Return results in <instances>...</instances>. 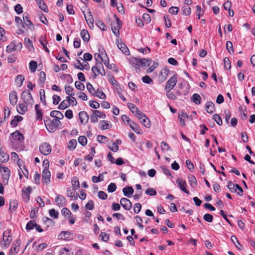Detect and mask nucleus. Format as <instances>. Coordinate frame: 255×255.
<instances>
[{
    "mask_svg": "<svg viewBox=\"0 0 255 255\" xmlns=\"http://www.w3.org/2000/svg\"><path fill=\"white\" fill-rule=\"evenodd\" d=\"M145 194L150 196H154L156 194V191L153 188H150L145 191Z\"/></svg>",
    "mask_w": 255,
    "mask_h": 255,
    "instance_id": "680f3d73",
    "label": "nucleus"
},
{
    "mask_svg": "<svg viewBox=\"0 0 255 255\" xmlns=\"http://www.w3.org/2000/svg\"><path fill=\"white\" fill-rule=\"evenodd\" d=\"M79 119L81 124H85L89 120V117L86 112L84 111L80 112L79 114Z\"/></svg>",
    "mask_w": 255,
    "mask_h": 255,
    "instance_id": "f3484780",
    "label": "nucleus"
},
{
    "mask_svg": "<svg viewBox=\"0 0 255 255\" xmlns=\"http://www.w3.org/2000/svg\"><path fill=\"white\" fill-rule=\"evenodd\" d=\"M20 245V242L19 240L13 242L9 251V255H16L19 251Z\"/></svg>",
    "mask_w": 255,
    "mask_h": 255,
    "instance_id": "6e6552de",
    "label": "nucleus"
},
{
    "mask_svg": "<svg viewBox=\"0 0 255 255\" xmlns=\"http://www.w3.org/2000/svg\"><path fill=\"white\" fill-rule=\"evenodd\" d=\"M40 151L45 155H48L51 151V147L50 144L46 142H43L39 146Z\"/></svg>",
    "mask_w": 255,
    "mask_h": 255,
    "instance_id": "39448f33",
    "label": "nucleus"
},
{
    "mask_svg": "<svg viewBox=\"0 0 255 255\" xmlns=\"http://www.w3.org/2000/svg\"><path fill=\"white\" fill-rule=\"evenodd\" d=\"M189 182L191 187L193 188H195L197 186V182L196 179L194 176H192L189 177Z\"/></svg>",
    "mask_w": 255,
    "mask_h": 255,
    "instance_id": "e433bc0d",
    "label": "nucleus"
},
{
    "mask_svg": "<svg viewBox=\"0 0 255 255\" xmlns=\"http://www.w3.org/2000/svg\"><path fill=\"white\" fill-rule=\"evenodd\" d=\"M51 174L48 169H44L42 172L43 182L48 184L50 182Z\"/></svg>",
    "mask_w": 255,
    "mask_h": 255,
    "instance_id": "9b49d317",
    "label": "nucleus"
},
{
    "mask_svg": "<svg viewBox=\"0 0 255 255\" xmlns=\"http://www.w3.org/2000/svg\"><path fill=\"white\" fill-rule=\"evenodd\" d=\"M92 112L93 114H95L97 118H100L102 119H104L106 118V115L101 111L98 110H93L92 111Z\"/></svg>",
    "mask_w": 255,
    "mask_h": 255,
    "instance_id": "a18cd8bd",
    "label": "nucleus"
},
{
    "mask_svg": "<svg viewBox=\"0 0 255 255\" xmlns=\"http://www.w3.org/2000/svg\"><path fill=\"white\" fill-rule=\"evenodd\" d=\"M85 18L89 26L91 27V25L92 27H93L94 20L93 17V16L92 15V14H91V12H90V14L88 16H86L85 15Z\"/></svg>",
    "mask_w": 255,
    "mask_h": 255,
    "instance_id": "2f4dec72",
    "label": "nucleus"
},
{
    "mask_svg": "<svg viewBox=\"0 0 255 255\" xmlns=\"http://www.w3.org/2000/svg\"><path fill=\"white\" fill-rule=\"evenodd\" d=\"M75 85L76 88L77 89L80 90L81 91H83L85 89V86H84V84H82L80 81H76L75 83Z\"/></svg>",
    "mask_w": 255,
    "mask_h": 255,
    "instance_id": "69168bd1",
    "label": "nucleus"
},
{
    "mask_svg": "<svg viewBox=\"0 0 255 255\" xmlns=\"http://www.w3.org/2000/svg\"><path fill=\"white\" fill-rule=\"evenodd\" d=\"M128 124L130 128L136 133L137 134H141L142 133V130L139 128V127L134 123L133 121H130L128 120Z\"/></svg>",
    "mask_w": 255,
    "mask_h": 255,
    "instance_id": "4468645a",
    "label": "nucleus"
},
{
    "mask_svg": "<svg viewBox=\"0 0 255 255\" xmlns=\"http://www.w3.org/2000/svg\"><path fill=\"white\" fill-rule=\"evenodd\" d=\"M15 21L17 23L18 27H19V25H21L22 28H25L24 24H23V21L20 17L17 16H15Z\"/></svg>",
    "mask_w": 255,
    "mask_h": 255,
    "instance_id": "6e6d98bb",
    "label": "nucleus"
},
{
    "mask_svg": "<svg viewBox=\"0 0 255 255\" xmlns=\"http://www.w3.org/2000/svg\"><path fill=\"white\" fill-rule=\"evenodd\" d=\"M16 50V45L14 42L12 41L7 46L6 48V51L7 53H10Z\"/></svg>",
    "mask_w": 255,
    "mask_h": 255,
    "instance_id": "cd10ccee",
    "label": "nucleus"
},
{
    "mask_svg": "<svg viewBox=\"0 0 255 255\" xmlns=\"http://www.w3.org/2000/svg\"><path fill=\"white\" fill-rule=\"evenodd\" d=\"M0 171L2 176V182L4 184H7L10 174L9 169L0 163Z\"/></svg>",
    "mask_w": 255,
    "mask_h": 255,
    "instance_id": "20e7f679",
    "label": "nucleus"
},
{
    "mask_svg": "<svg viewBox=\"0 0 255 255\" xmlns=\"http://www.w3.org/2000/svg\"><path fill=\"white\" fill-rule=\"evenodd\" d=\"M59 238L63 240H71L72 238V234L68 231H62L59 235Z\"/></svg>",
    "mask_w": 255,
    "mask_h": 255,
    "instance_id": "6ab92c4d",
    "label": "nucleus"
},
{
    "mask_svg": "<svg viewBox=\"0 0 255 255\" xmlns=\"http://www.w3.org/2000/svg\"><path fill=\"white\" fill-rule=\"evenodd\" d=\"M180 189L185 193L189 194V191L186 189L187 184L185 180L182 179H178L176 181Z\"/></svg>",
    "mask_w": 255,
    "mask_h": 255,
    "instance_id": "9d476101",
    "label": "nucleus"
},
{
    "mask_svg": "<svg viewBox=\"0 0 255 255\" xmlns=\"http://www.w3.org/2000/svg\"><path fill=\"white\" fill-rule=\"evenodd\" d=\"M23 118L21 116H15L11 121L10 125L13 127H16L17 124L22 120Z\"/></svg>",
    "mask_w": 255,
    "mask_h": 255,
    "instance_id": "7c9ffc66",
    "label": "nucleus"
},
{
    "mask_svg": "<svg viewBox=\"0 0 255 255\" xmlns=\"http://www.w3.org/2000/svg\"><path fill=\"white\" fill-rule=\"evenodd\" d=\"M96 24L102 30H103V31L107 30V26L102 20H100V19L96 20Z\"/></svg>",
    "mask_w": 255,
    "mask_h": 255,
    "instance_id": "393cba45",
    "label": "nucleus"
},
{
    "mask_svg": "<svg viewBox=\"0 0 255 255\" xmlns=\"http://www.w3.org/2000/svg\"><path fill=\"white\" fill-rule=\"evenodd\" d=\"M204 220L209 223H211L213 220V217L211 214L207 213L203 216Z\"/></svg>",
    "mask_w": 255,
    "mask_h": 255,
    "instance_id": "09e8293b",
    "label": "nucleus"
},
{
    "mask_svg": "<svg viewBox=\"0 0 255 255\" xmlns=\"http://www.w3.org/2000/svg\"><path fill=\"white\" fill-rule=\"evenodd\" d=\"M36 226V223L34 221H30L28 222L26 226L27 231H30L34 228Z\"/></svg>",
    "mask_w": 255,
    "mask_h": 255,
    "instance_id": "49530a36",
    "label": "nucleus"
},
{
    "mask_svg": "<svg viewBox=\"0 0 255 255\" xmlns=\"http://www.w3.org/2000/svg\"><path fill=\"white\" fill-rule=\"evenodd\" d=\"M25 42L26 43V44H27V47L28 48V50L29 51L30 50H32V49H34L33 48V46L32 45V41L30 40V39L29 38H25Z\"/></svg>",
    "mask_w": 255,
    "mask_h": 255,
    "instance_id": "5fc2aeb1",
    "label": "nucleus"
},
{
    "mask_svg": "<svg viewBox=\"0 0 255 255\" xmlns=\"http://www.w3.org/2000/svg\"><path fill=\"white\" fill-rule=\"evenodd\" d=\"M226 48L230 53H231V51L232 52H234L233 43L231 41H227Z\"/></svg>",
    "mask_w": 255,
    "mask_h": 255,
    "instance_id": "052dcab7",
    "label": "nucleus"
},
{
    "mask_svg": "<svg viewBox=\"0 0 255 255\" xmlns=\"http://www.w3.org/2000/svg\"><path fill=\"white\" fill-rule=\"evenodd\" d=\"M24 80V77L21 75H19L17 76L15 79V83L18 87H20L22 85Z\"/></svg>",
    "mask_w": 255,
    "mask_h": 255,
    "instance_id": "f704fd0d",
    "label": "nucleus"
},
{
    "mask_svg": "<svg viewBox=\"0 0 255 255\" xmlns=\"http://www.w3.org/2000/svg\"><path fill=\"white\" fill-rule=\"evenodd\" d=\"M12 238L10 235V231L7 230L4 232L2 237V241L0 243L2 248H7L10 244Z\"/></svg>",
    "mask_w": 255,
    "mask_h": 255,
    "instance_id": "7ed1b4c3",
    "label": "nucleus"
},
{
    "mask_svg": "<svg viewBox=\"0 0 255 255\" xmlns=\"http://www.w3.org/2000/svg\"><path fill=\"white\" fill-rule=\"evenodd\" d=\"M205 110L208 113L212 114L215 112V105L211 101H208L206 103L205 106Z\"/></svg>",
    "mask_w": 255,
    "mask_h": 255,
    "instance_id": "dca6fc26",
    "label": "nucleus"
},
{
    "mask_svg": "<svg viewBox=\"0 0 255 255\" xmlns=\"http://www.w3.org/2000/svg\"><path fill=\"white\" fill-rule=\"evenodd\" d=\"M213 119L217 123V124L221 126L222 125V120L220 116L218 114H214L213 116Z\"/></svg>",
    "mask_w": 255,
    "mask_h": 255,
    "instance_id": "79ce46f5",
    "label": "nucleus"
},
{
    "mask_svg": "<svg viewBox=\"0 0 255 255\" xmlns=\"http://www.w3.org/2000/svg\"><path fill=\"white\" fill-rule=\"evenodd\" d=\"M97 140L99 142L105 143L108 141V138L105 136L99 135L97 136Z\"/></svg>",
    "mask_w": 255,
    "mask_h": 255,
    "instance_id": "774afa93",
    "label": "nucleus"
},
{
    "mask_svg": "<svg viewBox=\"0 0 255 255\" xmlns=\"http://www.w3.org/2000/svg\"><path fill=\"white\" fill-rule=\"evenodd\" d=\"M111 28L113 33L115 36H118L119 35V30L121 28V24L120 19L116 15H114V19L112 20L111 23Z\"/></svg>",
    "mask_w": 255,
    "mask_h": 255,
    "instance_id": "f03ea898",
    "label": "nucleus"
},
{
    "mask_svg": "<svg viewBox=\"0 0 255 255\" xmlns=\"http://www.w3.org/2000/svg\"><path fill=\"white\" fill-rule=\"evenodd\" d=\"M140 115L137 118L140 120V122L146 128H149L150 126V122L147 117L143 113L140 114Z\"/></svg>",
    "mask_w": 255,
    "mask_h": 255,
    "instance_id": "1a4fd4ad",
    "label": "nucleus"
},
{
    "mask_svg": "<svg viewBox=\"0 0 255 255\" xmlns=\"http://www.w3.org/2000/svg\"><path fill=\"white\" fill-rule=\"evenodd\" d=\"M69 106H70V103L69 102L68 99L66 98L61 103L58 107V109L60 110H64Z\"/></svg>",
    "mask_w": 255,
    "mask_h": 255,
    "instance_id": "a878e982",
    "label": "nucleus"
},
{
    "mask_svg": "<svg viewBox=\"0 0 255 255\" xmlns=\"http://www.w3.org/2000/svg\"><path fill=\"white\" fill-rule=\"evenodd\" d=\"M14 10L17 14H19L23 12V8L20 4H17L14 6Z\"/></svg>",
    "mask_w": 255,
    "mask_h": 255,
    "instance_id": "4d7b16f0",
    "label": "nucleus"
},
{
    "mask_svg": "<svg viewBox=\"0 0 255 255\" xmlns=\"http://www.w3.org/2000/svg\"><path fill=\"white\" fill-rule=\"evenodd\" d=\"M76 145H77L76 140V139H72L68 143V148L70 150H74L76 148Z\"/></svg>",
    "mask_w": 255,
    "mask_h": 255,
    "instance_id": "c9c22d12",
    "label": "nucleus"
},
{
    "mask_svg": "<svg viewBox=\"0 0 255 255\" xmlns=\"http://www.w3.org/2000/svg\"><path fill=\"white\" fill-rule=\"evenodd\" d=\"M86 87H87V89L88 91H89V92L90 94H91L93 95L95 94V93H96L95 90L93 86L90 83H88L87 84Z\"/></svg>",
    "mask_w": 255,
    "mask_h": 255,
    "instance_id": "bf43d9fd",
    "label": "nucleus"
},
{
    "mask_svg": "<svg viewBox=\"0 0 255 255\" xmlns=\"http://www.w3.org/2000/svg\"><path fill=\"white\" fill-rule=\"evenodd\" d=\"M23 23L24 24V26L26 25L28 28H30V27L33 25V23L29 19V15L28 13H24L23 15Z\"/></svg>",
    "mask_w": 255,
    "mask_h": 255,
    "instance_id": "2eb2a0df",
    "label": "nucleus"
},
{
    "mask_svg": "<svg viewBox=\"0 0 255 255\" xmlns=\"http://www.w3.org/2000/svg\"><path fill=\"white\" fill-rule=\"evenodd\" d=\"M117 46L123 53H126L128 51V47L125 43L118 41Z\"/></svg>",
    "mask_w": 255,
    "mask_h": 255,
    "instance_id": "bb28decb",
    "label": "nucleus"
},
{
    "mask_svg": "<svg viewBox=\"0 0 255 255\" xmlns=\"http://www.w3.org/2000/svg\"><path fill=\"white\" fill-rule=\"evenodd\" d=\"M142 18L144 22L147 24L150 22L151 18L149 14L145 13L142 15Z\"/></svg>",
    "mask_w": 255,
    "mask_h": 255,
    "instance_id": "13d9d810",
    "label": "nucleus"
},
{
    "mask_svg": "<svg viewBox=\"0 0 255 255\" xmlns=\"http://www.w3.org/2000/svg\"><path fill=\"white\" fill-rule=\"evenodd\" d=\"M35 109L36 112V118L37 120H41L42 118V114L40 109L39 106L38 105H36Z\"/></svg>",
    "mask_w": 255,
    "mask_h": 255,
    "instance_id": "4c0bfd02",
    "label": "nucleus"
},
{
    "mask_svg": "<svg viewBox=\"0 0 255 255\" xmlns=\"http://www.w3.org/2000/svg\"><path fill=\"white\" fill-rule=\"evenodd\" d=\"M80 35L84 41L87 42L89 41L90 34L87 30L83 29L81 31Z\"/></svg>",
    "mask_w": 255,
    "mask_h": 255,
    "instance_id": "4be33fe9",
    "label": "nucleus"
},
{
    "mask_svg": "<svg viewBox=\"0 0 255 255\" xmlns=\"http://www.w3.org/2000/svg\"><path fill=\"white\" fill-rule=\"evenodd\" d=\"M67 68V65H60L59 66L58 65H55L53 67V70L55 72H58L60 70L64 71Z\"/></svg>",
    "mask_w": 255,
    "mask_h": 255,
    "instance_id": "72a5a7b5",
    "label": "nucleus"
},
{
    "mask_svg": "<svg viewBox=\"0 0 255 255\" xmlns=\"http://www.w3.org/2000/svg\"><path fill=\"white\" fill-rule=\"evenodd\" d=\"M13 140L21 142L23 141L24 137L22 134L19 132L18 131H15L11 134Z\"/></svg>",
    "mask_w": 255,
    "mask_h": 255,
    "instance_id": "a211bd4d",
    "label": "nucleus"
},
{
    "mask_svg": "<svg viewBox=\"0 0 255 255\" xmlns=\"http://www.w3.org/2000/svg\"><path fill=\"white\" fill-rule=\"evenodd\" d=\"M94 58L97 64H109V59L104 49H99L98 52H96Z\"/></svg>",
    "mask_w": 255,
    "mask_h": 255,
    "instance_id": "f257e3e1",
    "label": "nucleus"
},
{
    "mask_svg": "<svg viewBox=\"0 0 255 255\" xmlns=\"http://www.w3.org/2000/svg\"><path fill=\"white\" fill-rule=\"evenodd\" d=\"M96 96L101 99H105L106 98V95L101 89H98L96 92Z\"/></svg>",
    "mask_w": 255,
    "mask_h": 255,
    "instance_id": "3c124183",
    "label": "nucleus"
},
{
    "mask_svg": "<svg viewBox=\"0 0 255 255\" xmlns=\"http://www.w3.org/2000/svg\"><path fill=\"white\" fill-rule=\"evenodd\" d=\"M71 182H72V186L74 188H78L79 187V186H80L79 182L77 177H73L72 179V180H71Z\"/></svg>",
    "mask_w": 255,
    "mask_h": 255,
    "instance_id": "603ef678",
    "label": "nucleus"
},
{
    "mask_svg": "<svg viewBox=\"0 0 255 255\" xmlns=\"http://www.w3.org/2000/svg\"><path fill=\"white\" fill-rule=\"evenodd\" d=\"M179 119L180 120V123L182 126L185 125V119L188 117V116L186 113L184 112H182L181 114H179Z\"/></svg>",
    "mask_w": 255,
    "mask_h": 255,
    "instance_id": "473e14b6",
    "label": "nucleus"
},
{
    "mask_svg": "<svg viewBox=\"0 0 255 255\" xmlns=\"http://www.w3.org/2000/svg\"><path fill=\"white\" fill-rule=\"evenodd\" d=\"M79 142L82 145H85L87 144V139L85 136H80L78 138Z\"/></svg>",
    "mask_w": 255,
    "mask_h": 255,
    "instance_id": "0e129e2a",
    "label": "nucleus"
},
{
    "mask_svg": "<svg viewBox=\"0 0 255 255\" xmlns=\"http://www.w3.org/2000/svg\"><path fill=\"white\" fill-rule=\"evenodd\" d=\"M9 102L12 106L16 105L17 102V95L15 91H11L9 95Z\"/></svg>",
    "mask_w": 255,
    "mask_h": 255,
    "instance_id": "f8f14e48",
    "label": "nucleus"
},
{
    "mask_svg": "<svg viewBox=\"0 0 255 255\" xmlns=\"http://www.w3.org/2000/svg\"><path fill=\"white\" fill-rule=\"evenodd\" d=\"M65 90L66 93L70 96H74V93L72 92L73 91V88L70 85H66L65 86Z\"/></svg>",
    "mask_w": 255,
    "mask_h": 255,
    "instance_id": "c03bdc74",
    "label": "nucleus"
},
{
    "mask_svg": "<svg viewBox=\"0 0 255 255\" xmlns=\"http://www.w3.org/2000/svg\"><path fill=\"white\" fill-rule=\"evenodd\" d=\"M50 116L52 117L56 118V119H62L63 118V114L59 111H53L50 113Z\"/></svg>",
    "mask_w": 255,
    "mask_h": 255,
    "instance_id": "b1692460",
    "label": "nucleus"
},
{
    "mask_svg": "<svg viewBox=\"0 0 255 255\" xmlns=\"http://www.w3.org/2000/svg\"><path fill=\"white\" fill-rule=\"evenodd\" d=\"M227 187L229 188L231 192H236L237 189L236 188V184H234L232 181H229L227 185Z\"/></svg>",
    "mask_w": 255,
    "mask_h": 255,
    "instance_id": "a19ab883",
    "label": "nucleus"
},
{
    "mask_svg": "<svg viewBox=\"0 0 255 255\" xmlns=\"http://www.w3.org/2000/svg\"><path fill=\"white\" fill-rule=\"evenodd\" d=\"M141 79L142 81L145 84H150L153 82L152 79L148 75L143 76Z\"/></svg>",
    "mask_w": 255,
    "mask_h": 255,
    "instance_id": "de8ad7c7",
    "label": "nucleus"
},
{
    "mask_svg": "<svg viewBox=\"0 0 255 255\" xmlns=\"http://www.w3.org/2000/svg\"><path fill=\"white\" fill-rule=\"evenodd\" d=\"M201 98L200 96L197 93L194 94L192 96V101L197 105L201 103Z\"/></svg>",
    "mask_w": 255,
    "mask_h": 255,
    "instance_id": "c756f323",
    "label": "nucleus"
},
{
    "mask_svg": "<svg viewBox=\"0 0 255 255\" xmlns=\"http://www.w3.org/2000/svg\"><path fill=\"white\" fill-rule=\"evenodd\" d=\"M62 214L65 217H70L71 213L69 209L66 208H63L62 210Z\"/></svg>",
    "mask_w": 255,
    "mask_h": 255,
    "instance_id": "8fccbe9b",
    "label": "nucleus"
},
{
    "mask_svg": "<svg viewBox=\"0 0 255 255\" xmlns=\"http://www.w3.org/2000/svg\"><path fill=\"white\" fill-rule=\"evenodd\" d=\"M183 14L185 15H189L191 12V8L188 6H183L182 7Z\"/></svg>",
    "mask_w": 255,
    "mask_h": 255,
    "instance_id": "58836bf2",
    "label": "nucleus"
},
{
    "mask_svg": "<svg viewBox=\"0 0 255 255\" xmlns=\"http://www.w3.org/2000/svg\"><path fill=\"white\" fill-rule=\"evenodd\" d=\"M26 104L24 103L19 104L18 107L17 108V111L19 114L23 115L27 111Z\"/></svg>",
    "mask_w": 255,
    "mask_h": 255,
    "instance_id": "5701e85b",
    "label": "nucleus"
},
{
    "mask_svg": "<svg viewBox=\"0 0 255 255\" xmlns=\"http://www.w3.org/2000/svg\"><path fill=\"white\" fill-rule=\"evenodd\" d=\"M9 155L4 152H0V162H6L9 160Z\"/></svg>",
    "mask_w": 255,
    "mask_h": 255,
    "instance_id": "c85d7f7f",
    "label": "nucleus"
},
{
    "mask_svg": "<svg viewBox=\"0 0 255 255\" xmlns=\"http://www.w3.org/2000/svg\"><path fill=\"white\" fill-rule=\"evenodd\" d=\"M21 98L25 104H32L33 99L30 93L28 91H23L21 94Z\"/></svg>",
    "mask_w": 255,
    "mask_h": 255,
    "instance_id": "423d86ee",
    "label": "nucleus"
},
{
    "mask_svg": "<svg viewBox=\"0 0 255 255\" xmlns=\"http://www.w3.org/2000/svg\"><path fill=\"white\" fill-rule=\"evenodd\" d=\"M177 78L175 76L171 77L166 82L165 86V90L170 91L176 85Z\"/></svg>",
    "mask_w": 255,
    "mask_h": 255,
    "instance_id": "0eeeda50",
    "label": "nucleus"
},
{
    "mask_svg": "<svg viewBox=\"0 0 255 255\" xmlns=\"http://www.w3.org/2000/svg\"><path fill=\"white\" fill-rule=\"evenodd\" d=\"M133 60H134V62L136 64H150L151 63V60L150 59L146 58H132Z\"/></svg>",
    "mask_w": 255,
    "mask_h": 255,
    "instance_id": "aec40b11",
    "label": "nucleus"
},
{
    "mask_svg": "<svg viewBox=\"0 0 255 255\" xmlns=\"http://www.w3.org/2000/svg\"><path fill=\"white\" fill-rule=\"evenodd\" d=\"M104 179V176L103 174H99L98 177L94 176L92 178V180L94 183H97L103 181Z\"/></svg>",
    "mask_w": 255,
    "mask_h": 255,
    "instance_id": "37998d69",
    "label": "nucleus"
},
{
    "mask_svg": "<svg viewBox=\"0 0 255 255\" xmlns=\"http://www.w3.org/2000/svg\"><path fill=\"white\" fill-rule=\"evenodd\" d=\"M67 99H68L69 100L70 105H72V106H75L77 105V102L76 99L73 97V96H67Z\"/></svg>",
    "mask_w": 255,
    "mask_h": 255,
    "instance_id": "e2e57ef3",
    "label": "nucleus"
},
{
    "mask_svg": "<svg viewBox=\"0 0 255 255\" xmlns=\"http://www.w3.org/2000/svg\"><path fill=\"white\" fill-rule=\"evenodd\" d=\"M37 4L38 5L39 8H40L41 10H43L44 12L48 11L47 6L43 0L37 3Z\"/></svg>",
    "mask_w": 255,
    "mask_h": 255,
    "instance_id": "ea45409f",
    "label": "nucleus"
},
{
    "mask_svg": "<svg viewBox=\"0 0 255 255\" xmlns=\"http://www.w3.org/2000/svg\"><path fill=\"white\" fill-rule=\"evenodd\" d=\"M55 201L57 205L59 206H63L65 205V199L60 195H58L55 199Z\"/></svg>",
    "mask_w": 255,
    "mask_h": 255,
    "instance_id": "412c9836",
    "label": "nucleus"
},
{
    "mask_svg": "<svg viewBox=\"0 0 255 255\" xmlns=\"http://www.w3.org/2000/svg\"><path fill=\"white\" fill-rule=\"evenodd\" d=\"M141 209V205L140 203H137L134 205L133 211L135 213H138Z\"/></svg>",
    "mask_w": 255,
    "mask_h": 255,
    "instance_id": "338daca9",
    "label": "nucleus"
},
{
    "mask_svg": "<svg viewBox=\"0 0 255 255\" xmlns=\"http://www.w3.org/2000/svg\"><path fill=\"white\" fill-rule=\"evenodd\" d=\"M128 109L137 118L140 116V114H142V113L140 112L137 108L132 103H128Z\"/></svg>",
    "mask_w": 255,
    "mask_h": 255,
    "instance_id": "ddd939ff",
    "label": "nucleus"
},
{
    "mask_svg": "<svg viewBox=\"0 0 255 255\" xmlns=\"http://www.w3.org/2000/svg\"><path fill=\"white\" fill-rule=\"evenodd\" d=\"M49 215L52 218L57 219L58 217L59 213L55 209H52L49 211Z\"/></svg>",
    "mask_w": 255,
    "mask_h": 255,
    "instance_id": "864d4df0",
    "label": "nucleus"
}]
</instances>
